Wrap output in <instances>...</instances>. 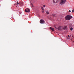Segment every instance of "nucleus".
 Listing matches in <instances>:
<instances>
[{"mask_svg":"<svg viewBox=\"0 0 74 74\" xmlns=\"http://www.w3.org/2000/svg\"><path fill=\"white\" fill-rule=\"evenodd\" d=\"M71 18H73V17L71 16L67 15L65 17L66 20H70Z\"/></svg>","mask_w":74,"mask_h":74,"instance_id":"1","label":"nucleus"},{"mask_svg":"<svg viewBox=\"0 0 74 74\" xmlns=\"http://www.w3.org/2000/svg\"><path fill=\"white\" fill-rule=\"evenodd\" d=\"M66 0H61L60 4L61 5L62 4H64L65 3H66Z\"/></svg>","mask_w":74,"mask_h":74,"instance_id":"2","label":"nucleus"},{"mask_svg":"<svg viewBox=\"0 0 74 74\" xmlns=\"http://www.w3.org/2000/svg\"><path fill=\"white\" fill-rule=\"evenodd\" d=\"M40 23H41V24H44V23H45V21H44V20L42 19H41L40 20Z\"/></svg>","mask_w":74,"mask_h":74,"instance_id":"3","label":"nucleus"},{"mask_svg":"<svg viewBox=\"0 0 74 74\" xmlns=\"http://www.w3.org/2000/svg\"><path fill=\"white\" fill-rule=\"evenodd\" d=\"M63 29V27H62V26H59L58 27V29H58V30H60L61 31Z\"/></svg>","mask_w":74,"mask_h":74,"instance_id":"4","label":"nucleus"},{"mask_svg":"<svg viewBox=\"0 0 74 74\" xmlns=\"http://www.w3.org/2000/svg\"><path fill=\"white\" fill-rule=\"evenodd\" d=\"M61 0H53V2L54 3H57L58 2L60 1Z\"/></svg>","mask_w":74,"mask_h":74,"instance_id":"5","label":"nucleus"},{"mask_svg":"<svg viewBox=\"0 0 74 74\" xmlns=\"http://www.w3.org/2000/svg\"><path fill=\"white\" fill-rule=\"evenodd\" d=\"M25 12H30V9H26L25 10Z\"/></svg>","mask_w":74,"mask_h":74,"instance_id":"6","label":"nucleus"},{"mask_svg":"<svg viewBox=\"0 0 74 74\" xmlns=\"http://www.w3.org/2000/svg\"><path fill=\"white\" fill-rule=\"evenodd\" d=\"M52 16L53 17H56V14H52Z\"/></svg>","mask_w":74,"mask_h":74,"instance_id":"7","label":"nucleus"},{"mask_svg":"<svg viewBox=\"0 0 74 74\" xmlns=\"http://www.w3.org/2000/svg\"><path fill=\"white\" fill-rule=\"evenodd\" d=\"M67 29V26H66L63 28V29L65 30V29Z\"/></svg>","mask_w":74,"mask_h":74,"instance_id":"8","label":"nucleus"},{"mask_svg":"<svg viewBox=\"0 0 74 74\" xmlns=\"http://www.w3.org/2000/svg\"><path fill=\"white\" fill-rule=\"evenodd\" d=\"M19 4H20V5H23V2H19Z\"/></svg>","mask_w":74,"mask_h":74,"instance_id":"9","label":"nucleus"},{"mask_svg":"<svg viewBox=\"0 0 74 74\" xmlns=\"http://www.w3.org/2000/svg\"><path fill=\"white\" fill-rule=\"evenodd\" d=\"M50 29L51 30H52V31H54V28H52L51 27H50Z\"/></svg>","mask_w":74,"mask_h":74,"instance_id":"10","label":"nucleus"},{"mask_svg":"<svg viewBox=\"0 0 74 74\" xmlns=\"http://www.w3.org/2000/svg\"><path fill=\"white\" fill-rule=\"evenodd\" d=\"M47 12H46V14H49V12H48V11H46Z\"/></svg>","mask_w":74,"mask_h":74,"instance_id":"11","label":"nucleus"},{"mask_svg":"<svg viewBox=\"0 0 74 74\" xmlns=\"http://www.w3.org/2000/svg\"><path fill=\"white\" fill-rule=\"evenodd\" d=\"M72 26V25L71 24H70L69 25V27H71Z\"/></svg>","mask_w":74,"mask_h":74,"instance_id":"12","label":"nucleus"},{"mask_svg":"<svg viewBox=\"0 0 74 74\" xmlns=\"http://www.w3.org/2000/svg\"><path fill=\"white\" fill-rule=\"evenodd\" d=\"M31 6H32V7H34L33 6V4L32 3H31Z\"/></svg>","mask_w":74,"mask_h":74,"instance_id":"13","label":"nucleus"},{"mask_svg":"<svg viewBox=\"0 0 74 74\" xmlns=\"http://www.w3.org/2000/svg\"><path fill=\"white\" fill-rule=\"evenodd\" d=\"M73 28H72V27H71V28H70V30H71L72 31V30H73Z\"/></svg>","mask_w":74,"mask_h":74,"instance_id":"14","label":"nucleus"},{"mask_svg":"<svg viewBox=\"0 0 74 74\" xmlns=\"http://www.w3.org/2000/svg\"><path fill=\"white\" fill-rule=\"evenodd\" d=\"M42 13H43V14H44V10H42Z\"/></svg>","mask_w":74,"mask_h":74,"instance_id":"15","label":"nucleus"},{"mask_svg":"<svg viewBox=\"0 0 74 74\" xmlns=\"http://www.w3.org/2000/svg\"><path fill=\"white\" fill-rule=\"evenodd\" d=\"M42 10H44V8L42 7Z\"/></svg>","mask_w":74,"mask_h":74,"instance_id":"16","label":"nucleus"},{"mask_svg":"<svg viewBox=\"0 0 74 74\" xmlns=\"http://www.w3.org/2000/svg\"><path fill=\"white\" fill-rule=\"evenodd\" d=\"M69 12H71V11L70 10H69Z\"/></svg>","mask_w":74,"mask_h":74,"instance_id":"17","label":"nucleus"},{"mask_svg":"<svg viewBox=\"0 0 74 74\" xmlns=\"http://www.w3.org/2000/svg\"><path fill=\"white\" fill-rule=\"evenodd\" d=\"M43 7H45V5H43Z\"/></svg>","mask_w":74,"mask_h":74,"instance_id":"18","label":"nucleus"},{"mask_svg":"<svg viewBox=\"0 0 74 74\" xmlns=\"http://www.w3.org/2000/svg\"><path fill=\"white\" fill-rule=\"evenodd\" d=\"M72 12H74V10H72Z\"/></svg>","mask_w":74,"mask_h":74,"instance_id":"19","label":"nucleus"},{"mask_svg":"<svg viewBox=\"0 0 74 74\" xmlns=\"http://www.w3.org/2000/svg\"><path fill=\"white\" fill-rule=\"evenodd\" d=\"M17 4H18H18H19V3H18V2H17Z\"/></svg>","mask_w":74,"mask_h":74,"instance_id":"20","label":"nucleus"},{"mask_svg":"<svg viewBox=\"0 0 74 74\" xmlns=\"http://www.w3.org/2000/svg\"><path fill=\"white\" fill-rule=\"evenodd\" d=\"M68 37H70V36H69V35H68Z\"/></svg>","mask_w":74,"mask_h":74,"instance_id":"21","label":"nucleus"}]
</instances>
